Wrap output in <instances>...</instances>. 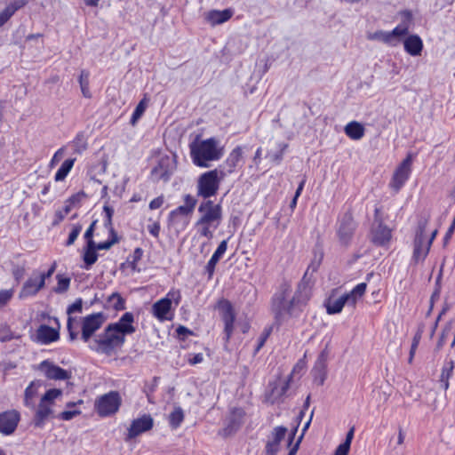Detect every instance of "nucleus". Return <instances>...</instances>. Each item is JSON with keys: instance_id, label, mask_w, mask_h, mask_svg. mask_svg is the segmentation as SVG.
I'll list each match as a JSON object with an SVG mask.
<instances>
[{"instance_id": "49", "label": "nucleus", "mask_w": 455, "mask_h": 455, "mask_svg": "<svg viewBox=\"0 0 455 455\" xmlns=\"http://www.w3.org/2000/svg\"><path fill=\"white\" fill-rule=\"evenodd\" d=\"M82 230V227L80 225L75 226L72 229V231L69 234L68 239L67 241V245L69 246L75 243L77 236L79 235L80 232Z\"/></svg>"}, {"instance_id": "8", "label": "nucleus", "mask_w": 455, "mask_h": 455, "mask_svg": "<svg viewBox=\"0 0 455 455\" xmlns=\"http://www.w3.org/2000/svg\"><path fill=\"white\" fill-rule=\"evenodd\" d=\"M181 299V294L179 290H171L165 298H163L152 306L153 315L161 322L172 320V303L178 306Z\"/></svg>"}, {"instance_id": "13", "label": "nucleus", "mask_w": 455, "mask_h": 455, "mask_svg": "<svg viewBox=\"0 0 455 455\" xmlns=\"http://www.w3.org/2000/svg\"><path fill=\"white\" fill-rule=\"evenodd\" d=\"M411 164L412 157L411 155H408L395 171L390 182V187L395 192H398L408 180L411 172Z\"/></svg>"}, {"instance_id": "59", "label": "nucleus", "mask_w": 455, "mask_h": 455, "mask_svg": "<svg viewBox=\"0 0 455 455\" xmlns=\"http://www.w3.org/2000/svg\"><path fill=\"white\" fill-rule=\"evenodd\" d=\"M95 224H96V221H93L91 224V226L88 228V229L85 231V234H84L85 239L92 238Z\"/></svg>"}, {"instance_id": "19", "label": "nucleus", "mask_w": 455, "mask_h": 455, "mask_svg": "<svg viewBox=\"0 0 455 455\" xmlns=\"http://www.w3.org/2000/svg\"><path fill=\"white\" fill-rule=\"evenodd\" d=\"M307 272L308 270L306 272L302 281L298 285L297 291L294 293L291 292V296L298 309H300L302 306L306 305L310 298V280L307 279Z\"/></svg>"}, {"instance_id": "60", "label": "nucleus", "mask_w": 455, "mask_h": 455, "mask_svg": "<svg viewBox=\"0 0 455 455\" xmlns=\"http://www.w3.org/2000/svg\"><path fill=\"white\" fill-rule=\"evenodd\" d=\"M203 361V355L202 354H196L192 358L188 360L190 364H196L200 363Z\"/></svg>"}, {"instance_id": "17", "label": "nucleus", "mask_w": 455, "mask_h": 455, "mask_svg": "<svg viewBox=\"0 0 455 455\" xmlns=\"http://www.w3.org/2000/svg\"><path fill=\"white\" fill-rule=\"evenodd\" d=\"M290 385V378H276L269 383L268 389L266 393V399L275 403L279 401L286 393Z\"/></svg>"}, {"instance_id": "46", "label": "nucleus", "mask_w": 455, "mask_h": 455, "mask_svg": "<svg viewBox=\"0 0 455 455\" xmlns=\"http://www.w3.org/2000/svg\"><path fill=\"white\" fill-rule=\"evenodd\" d=\"M442 272H443V269L441 268L440 269V273L437 276V279H436V287L431 296V299H430V310L433 309V307H434V302L435 299H438L439 297H440V285H439V282L441 280V277H442Z\"/></svg>"}, {"instance_id": "18", "label": "nucleus", "mask_w": 455, "mask_h": 455, "mask_svg": "<svg viewBox=\"0 0 455 455\" xmlns=\"http://www.w3.org/2000/svg\"><path fill=\"white\" fill-rule=\"evenodd\" d=\"M153 426V418L148 414H144L143 416L132 420L130 427L128 428L127 438L133 439L136 436L150 430Z\"/></svg>"}, {"instance_id": "54", "label": "nucleus", "mask_w": 455, "mask_h": 455, "mask_svg": "<svg viewBox=\"0 0 455 455\" xmlns=\"http://www.w3.org/2000/svg\"><path fill=\"white\" fill-rule=\"evenodd\" d=\"M148 232L155 237H158L160 232V225L158 222H153L148 226Z\"/></svg>"}, {"instance_id": "20", "label": "nucleus", "mask_w": 455, "mask_h": 455, "mask_svg": "<svg viewBox=\"0 0 455 455\" xmlns=\"http://www.w3.org/2000/svg\"><path fill=\"white\" fill-rule=\"evenodd\" d=\"M286 433V427H276L274 428L266 444V455H276L279 451V443L284 438Z\"/></svg>"}, {"instance_id": "9", "label": "nucleus", "mask_w": 455, "mask_h": 455, "mask_svg": "<svg viewBox=\"0 0 455 455\" xmlns=\"http://www.w3.org/2000/svg\"><path fill=\"white\" fill-rule=\"evenodd\" d=\"M392 238V230L382 220L380 209H375L374 223L371 227V243L377 246L387 247Z\"/></svg>"}, {"instance_id": "28", "label": "nucleus", "mask_w": 455, "mask_h": 455, "mask_svg": "<svg viewBox=\"0 0 455 455\" xmlns=\"http://www.w3.org/2000/svg\"><path fill=\"white\" fill-rule=\"evenodd\" d=\"M43 386V381L36 379L33 380L25 389L24 392V403L28 407H34V398L38 395L40 388Z\"/></svg>"}, {"instance_id": "33", "label": "nucleus", "mask_w": 455, "mask_h": 455, "mask_svg": "<svg viewBox=\"0 0 455 455\" xmlns=\"http://www.w3.org/2000/svg\"><path fill=\"white\" fill-rule=\"evenodd\" d=\"M453 369H454V363L451 360L449 362H446L442 368V372H441V375L439 378V383H440V387L443 390H447L449 388V379L452 375Z\"/></svg>"}, {"instance_id": "52", "label": "nucleus", "mask_w": 455, "mask_h": 455, "mask_svg": "<svg viewBox=\"0 0 455 455\" xmlns=\"http://www.w3.org/2000/svg\"><path fill=\"white\" fill-rule=\"evenodd\" d=\"M63 155H64L63 148L57 150L51 160V163H50L51 167H53L55 164H57L61 160Z\"/></svg>"}, {"instance_id": "14", "label": "nucleus", "mask_w": 455, "mask_h": 455, "mask_svg": "<svg viewBox=\"0 0 455 455\" xmlns=\"http://www.w3.org/2000/svg\"><path fill=\"white\" fill-rule=\"evenodd\" d=\"M216 308L219 310L220 317L224 322V331L228 340L234 331V322L235 314L231 303L227 299H221L218 302Z\"/></svg>"}, {"instance_id": "41", "label": "nucleus", "mask_w": 455, "mask_h": 455, "mask_svg": "<svg viewBox=\"0 0 455 455\" xmlns=\"http://www.w3.org/2000/svg\"><path fill=\"white\" fill-rule=\"evenodd\" d=\"M243 156V149L241 147L235 148L230 153L228 158V164L232 168L235 167L236 164L240 162Z\"/></svg>"}, {"instance_id": "7", "label": "nucleus", "mask_w": 455, "mask_h": 455, "mask_svg": "<svg viewBox=\"0 0 455 455\" xmlns=\"http://www.w3.org/2000/svg\"><path fill=\"white\" fill-rule=\"evenodd\" d=\"M225 176V172L218 169L203 173L197 180V195L204 198L215 196Z\"/></svg>"}, {"instance_id": "40", "label": "nucleus", "mask_w": 455, "mask_h": 455, "mask_svg": "<svg viewBox=\"0 0 455 455\" xmlns=\"http://www.w3.org/2000/svg\"><path fill=\"white\" fill-rule=\"evenodd\" d=\"M75 200V197H71L65 203L63 210L56 212L57 220L54 221V224H58L59 222H60L70 212Z\"/></svg>"}, {"instance_id": "32", "label": "nucleus", "mask_w": 455, "mask_h": 455, "mask_svg": "<svg viewBox=\"0 0 455 455\" xmlns=\"http://www.w3.org/2000/svg\"><path fill=\"white\" fill-rule=\"evenodd\" d=\"M196 199L190 196L187 195L184 197V204L179 206L176 210H174L172 214L177 215V214H182V215H188L193 212L196 205Z\"/></svg>"}, {"instance_id": "34", "label": "nucleus", "mask_w": 455, "mask_h": 455, "mask_svg": "<svg viewBox=\"0 0 455 455\" xmlns=\"http://www.w3.org/2000/svg\"><path fill=\"white\" fill-rule=\"evenodd\" d=\"M90 73L87 70H82L80 72L78 82L80 84L82 94L84 98H92V92L90 91Z\"/></svg>"}, {"instance_id": "57", "label": "nucleus", "mask_w": 455, "mask_h": 455, "mask_svg": "<svg viewBox=\"0 0 455 455\" xmlns=\"http://www.w3.org/2000/svg\"><path fill=\"white\" fill-rule=\"evenodd\" d=\"M349 448L347 447V445L339 444L335 452L334 455H348Z\"/></svg>"}, {"instance_id": "25", "label": "nucleus", "mask_w": 455, "mask_h": 455, "mask_svg": "<svg viewBox=\"0 0 455 455\" xmlns=\"http://www.w3.org/2000/svg\"><path fill=\"white\" fill-rule=\"evenodd\" d=\"M233 12L230 10H212L204 13L205 20L212 26H216L228 21L232 17Z\"/></svg>"}, {"instance_id": "37", "label": "nucleus", "mask_w": 455, "mask_h": 455, "mask_svg": "<svg viewBox=\"0 0 455 455\" xmlns=\"http://www.w3.org/2000/svg\"><path fill=\"white\" fill-rule=\"evenodd\" d=\"M244 416H245V412L243 409H241V408L233 409L231 411V415H230L231 427L233 428H237L243 423Z\"/></svg>"}, {"instance_id": "4", "label": "nucleus", "mask_w": 455, "mask_h": 455, "mask_svg": "<svg viewBox=\"0 0 455 455\" xmlns=\"http://www.w3.org/2000/svg\"><path fill=\"white\" fill-rule=\"evenodd\" d=\"M298 309L291 296V287L283 284L275 294L272 301V311L277 321L283 322L294 315Z\"/></svg>"}, {"instance_id": "11", "label": "nucleus", "mask_w": 455, "mask_h": 455, "mask_svg": "<svg viewBox=\"0 0 455 455\" xmlns=\"http://www.w3.org/2000/svg\"><path fill=\"white\" fill-rule=\"evenodd\" d=\"M427 221L420 220L418 224L414 239L413 259L416 262L423 261L429 252L430 247L426 244V228Z\"/></svg>"}, {"instance_id": "53", "label": "nucleus", "mask_w": 455, "mask_h": 455, "mask_svg": "<svg viewBox=\"0 0 455 455\" xmlns=\"http://www.w3.org/2000/svg\"><path fill=\"white\" fill-rule=\"evenodd\" d=\"M142 254H143V251L140 248L135 249V251L133 252V256H132L133 259L131 263L133 270L136 269L137 262L140 260Z\"/></svg>"}, {"instance_id": "27", "label": "nucleus", "mask_w": 455, "mask_h": 455, "mask_svg": "<svg viewBox=\"0 0 455 455\" xmlns=\"http://www.w3.org/2000/svg\"><path fill=\"white\" fill-rule=\"evenodd\" d=\"M166 418L170 427L172 430H175L178 427H180L182 422L184 421V410L177 403H174L172 411L167 414Z\"/></svg>"}, {"instance_id": "31", "label": "nucleus", "mask_w": 455, "mask_h": 455, "mask_svg": "<svg viewBox=\"0 0 455 455\" xmlns=\"http://www.w3.org/2000/svg\"><path fill=\"white\" fill-rule=\"evenodd\" d=\"M345 133L352 140H360L364 135V127L358 122L348 123L344 128Z\"/></svg>"}, {"instance_id": "44", "label": "nucleus", "mask_w": 455, "mask_h": 455, "mask_svg": "<svg viewBox=\"0 0 455 455\" xmlns=\"http://www.w3.org/2000/svg\"><path fill=\"white\" fill-rule=\"evenodd\" d=\"M13 290H1L0 291V308L4 307L12 298Z\"/></svg>"}, {"instance_id": "21", "label": "nucleus", "mask_w": 455, "mask_h": 455, "mask_svg": "<svg viewBox=\"0 0 455 455\" xmlns=\"http://www.w3.org/2000/svg\"><path fill=\"white\" fill-rule=\"evenodd\" d=\"M20 415L16 411H9L0 414V432L12 434L17 427Z\"/></svg>"}, {"instance_id": "61", "label": "nucleus", "mask_w": 455, "mask_h": 455, "mask_svg": "<svg viewBox=\"0 0 455 455\" xmlns=\"http://www.w3.org/2000/svg\"><path fill=\"white\" fill-rule=\"evenodd\" d=\"M87 248L88 251H96L98 250L97 243H94L92 238H87Z\"/></svg>"}, {"instance_id": "58", "label": "nucleus", "mask_w": 455, "mask_h": 455, "mask_svg": "<svg viewBox=\"0 0 455 455\" xmlns=\"http://www.w3.org/2000/svg\"><path fill=\"white\" fill-rule=\"evenodd\" d=\"M353 436H354V427L350 428V430L347 432L346 440L341 444L347 445V447L350 449V444H351Z\"/></svg>"}, {"instance_id": "63", "label": "nucleus", "mask_w": 455, "mask_h": 455, "mask_svg": "<svg viewBox=\"0 0 455 455\" xmlns=\"http://www.w3.org/2000/svg\"><path fill=\"white\" fill-rule=\"evenodd\" d=\"M56 269V263H53L52 266L50 267V269L47 271V273H41V275H44V280L46 278H49L50 276H52V275L54 273Z\"/></svg>"}, {"instance_id": "51", "label": "nucleus", "mask_w": 455, "mask_h": 455, "mask_svg": "<svg viewBox=\"0 0 455 455\" xmlns=\"http://www.w3.org/2000/svg\"><path fill=\"white\" fill-rule=\"evenodd\" d=\"M80 413H81V411H78V410H76V411H62L60 414L59 417H60V419H61L63 420H70L75 416L79 415Z\"/></svg>"}, {"instance_id": "10", "label": "nucleus", "mask_w": 455, "mask_h": 455, "mask_svg": "<svg viewBox=\"0 0 455 455\" xmlns=\"http://www.w3.org/2000/svg\"><path fill=\"white\" fill-rule=\"evenodd\" d=\"M121 402V396L117 392L105 394L95 403L97 413L101 417L113 415L119 410Z\"/></svg>"}, {"instance_id": "16", "label": "nucleus", "mask_w": 455, "mask_h": 455, "mask_svg": "<svg viewBox=\"0 0 455 455\" xmlns=\"http://www.w3.org/2000/svg\"><path fill=\"white\" fill-rule=\"evenodd\" d=\"M44 276L41 275V272L34 271L31 275L23 283L19 293L20 299H25L35 296L41 289L44 287Z\"/></svg>"}, {"instance_id": "1", "label": "nucleus", "mask_w": 455, "mask_h": 455, "mask_svg": "<svg viewBox=\"0 0 455 455\" xmlns=\"http://www.w3.org/2000/svg\"><path fill=\"white\" fill-rule=\"evenodd\" d=\"M132 323V314L125 313L117 323L110 324L105 330L104 334L97 340V349L109 353L113 348L120 347L124 342V336L134 332Z\"/></svg>"}, {"instance_id": "22", "label": "nucleus", "mask_w": 455, "mask_h": 455, "mask_svg": "<svg viewBox=\"0 0 455 455\" xmlns=\"http://www.w3.org/2000/svg\"><path fill=\"white\" fill-rule=\"evenodd\" d=\"M83 309V300L81 299H76L72 305H70L67 310V314L68 315V330L69 332V337L72 340H74L78 335V323L75 318L71 315L75 313H81Z\"/></svg>"}, {"instance_id": "29", "label": "nucleus", "mask_w": 455, "mask_h": 455, "mask_svg": "<svg viewBox=\"0 0 455 455\" xmlns=\"http://www.w3.org/2000/svg\"><path fill=\"white\" fill-rule=\"evenodd\" d=\"M37 339L42 343L47 344L59 339V332L47 325H41L36 332Z\"/></svg>"}, {"instance_id": "15", "label": "nucleus", "mask_w": 455, "mask_h": 455, "mask_svg": "<svg viewBox=\"0 0 455 455\" xmlns=\"http://www.w3.org/2000/svg\"><path fill=\"white\" fill-rule=\"evenodd\" d=\"M105 321L106 317L102 313H95L84 317L81 323L82 339L87 342Z\"/></svg>"}, {"instance_id": "36", "label": "nucleus", "mask_w": 455, "mask_h": 455, "mask_svg": "<svg viewBox=\"0 0 455 455\" xmlns=\"http://www.w3.org/2000/svg\"><path fill=\"white\" fill-rule=\"evenodd\" d=\"M75 159H67L63 162L60 168L55 174L56 181H62L65 180L68 172L71 171L74 165Z\"/></svg>"}, {"instance_id": "24", "label": "nucleus", "mask_w": 455, "mask_h": 455, "mask_svg": "<svg viewBox=\"0 0 455 455\" xmlns=\"http://www.w3.org/2000/svg\"><path fill=\"white\" fill-rule=\"evenodd\" d=\"M402 15L403 17V21L399 24L397 27H395L391 33H388L386 37V42H390V39L393 36H406L409 33V27L410 23L412 20V15L410 12H403Z\"/></svg>"}, {"instance_id": "2", "label": "nucleus", "mask_w": 455, "mask_h": 455, "mask_svg": "<svg viewBox=\"0 0 455 455\" xmlns=\"http://www.w3.org/2000/svg\"><path fill=\"white\" fill-rule=\"evenodd\" d=\"M198 219L195 224L196 233L201 237L212 239L222 221V207L212 200H206L198 207Z\"/></svg>"}, {"instance_id": "43", "label": "nucleus", "mask_w": 455, "mask_h": 455, "mask_svg": "<svg viewBox=\"0 0 455 455\" xmlns=\"http://www.w3.org/2000/svg\"><path fill=\"white\" fill-rule=\"evenodd\" d=\"M28 3V0H13L6 6V8L13 15L16 11L27 5Z\"/></svg>"}, {"instance_id": "3", "label": "nucleus", "mask_w": 455, "mask_h": 455, "mask_svg": "<svg viewBox=\"0 0 455 455\" xmlns=\"http://www.w3.org/2000/svg\"><path fill=\"white\" fill-rule=\"evenodd\" d=\"M193 162L200 167H208L209 162L219 160L223 155V148L214 138L195 141L190 145Z\"/></svg>"}, {"instance_id": "39", "label": "nucleus", "mask_w": 455, "mask_h": 455, "mask_svg": "<svg viewBox=\"0 0 455 455\" xmlns=\"http://www.w3.org/2000/svg\"><path fill=\"white\" fill-rule=\"evenodd\" d=\"M103 211L106 214L105 227L109 230L111 235H115V231L112 225V216L114 214V209L109 205L108 201L105 202Z\"/></svg>"}, {"instance_id": "23", "label": "nucleus", "mask_w": 455, "mask_h": 455, "mask_svg": "<svg viewBox=\"0 0 455 455\" xmlns=\"http://www.w3.org/2000/svg\"><path fill=\"white\" fill-rule=\"evenodd\" d=\"M403 47L411 56H419L423 50V42L418 35H410L404 39Z\"/></svg>"}, {"instance_id": "64", "label": "nucleus", "mask_w": 455, "mask_h": 455, "mask_svg": "<svg viewBox=\"0 0 455 455\" xmlns=\"http://www.w3.org/2000/svg\"><path fill=\"white\" fill-rule=\"evenodd\" d=\"M421 337L422 336L420 335V333H415L413 339H412L411 346H413L414 347H418L419 341L421 339Z\"/></svg>"}, {"instance_id": "48", "label": "nucleus", "mask_w": 455, "mask_h": 455, "mask_svg": "<svg viewBox=\"0 0 455 455\" xmlns=\"http://www.w3.org/2000/svg\"><path fill=\"white\" fill-rule=\"evenodd\" d=\"M97 253L94 251H88L85 250L84 255V260L86 263L87 266H91L94 264L97 260Z\"/></svg>"}, {"instance_id": "45", "label": "nucleus", "mask_w": 455, "mask_h": 455, "mask_svg": "<svg viewBox=\"0 0 455 455\" xmlns=\"http://www.w3.org/2000/svg\"><path fill=\"white\" fill-rule=\"evenodd\" d=\"M109 302L117 310L124 308V301L123 298L118 293H113L109 297Z\"/></svg>"}, {"instance_id": "12", "label": "nucleus", "mask_w": 455, "mask_h": 455, "mask_svg": "<svg viewBox=\"0 0 455 455\" xmlns=\"http://www.w3.org/2000/svg\"><path fill=\"white\" fill-rule=\"evenodd\" d=\"M35 369L52 380H66L72 376L70 371L64 370L48 360L41 362Z\"/></svg>"}, {"instance_id": "35", "label": "nucleus", "mask_w": 455, "mask_h": 455, "mask_svg": "<svg viewBox=\"0 0 455 455\" xmlns=\"http://www.w3.org/2000/svg\"><path fill=\"white\" fill-rule=\"evenodd\" d=\"M455 327V322L453 320L449 321L445 326L443 327L442 333L439 337V339L436 343L435 351H439L442 349L443 345L446 343L447 338L451 333L452 330Z\"/></svg>"}, {"instance_id": "6", "label": "nucleus", "mask_w": 455, "mask_h": 455, "mask_svg": "<svg viewBox=\"0 0 455 455\" xmlns=\"http://www.w3.org/2000/svg\"><path fill=\"white\" fill-rule=\"evenodd\" d=\"M62 393L60 388H50L42 395L34 418L36 427H42L46 420L53 417L56 401L62 396Z\"/></svg>"}, {"instance_id": "47", "label": "nucleus", "mask_w": 455, "mask_h": 455, "mask_svg": "<svg viewBox=\"0 0 455 455\" xmlns=\"http://www.w3.org/2000/svg\"><path fill=\"white\" fill-rule=\"evenodd\" d=\"M145 109H146V104L144 103L143 100H141L138 104V106L136 107V108H135V110L133 112L132 118V123L133 124L142 116V114L144 113Z\"/></svg>"}, {"instance_id": "50", "label": "nucleus", "mask_w": 455, "mask_h": 455, "mask_svg": "<svg viewBox=\"0 0 455 455\" xmlns=\"http://www.w3.org/2000/svg\"><path fill=\"white\" fill-rule=\"evenodd\" d=\"M111 235L112 239L110 241L97 243L98 250H108L112 247L113 244L118 242V238L116 233L115 235Z\"/></svg>"}, {"instance_id": "42", "label": "nucleus", "mask_w": 455, "mask_h": 455, "mask_svg": "<svg viewBox=\"0 0 455 455\" xmlns=\"http://www.w3.org/2000/svg\"><path fill=\"white\" fill-rule=\"evenodd\" d=\"M57 279L58 283L55 288V291L59 293L66 291L69 287L70 279L68 277H62L60 275H57Z\"/></svg>"}, {"instance_id": "62", "label": "nucleus", "mask_w": 455, "mask_h": 455, "mask_svg": "<svg viewBox=\"0 0 455 455\" xmlns=\"http://www.w3.org/2000/svg\"><path fill=\"white\" fill-rule=\"evenodd\" d=\"M176 331L179 336H185L186 334L191 333V331L184 326H179Z\"/></svg>"}, {"instance_id": "55", "label": "nucleus", "mask_w": 455, "mask_h": 455, "mask_svg": "<svg viewBox=\"0 0 455 455\" xmlns=\"http://www.w3.org/2000/svg\"><path fill=\"white\" fill-rule=\"evenodd\" d=\"M12 16L10 11L5 7L4 10L0 12V27H2L8 20Z\"/></svg>"}, {"instance_id": "26", "label": "nucleus", "mask_w": 455, "mask_h": 455, "mask_svg": "<svg viewBox=\"0 0 455 455\" xmlns=\"http://www.w3.org/2000/svg\"><path fill=\"white\" fill-rule=\"evenodd\" d=\"M327 364H326V356L323 353L320 355L318 357L315 365L312 370V373L314 375V380L317 383V385H323L327 374Z\"/></svg>"}, {"instance_id": "38", "label": "nucleus", "mask_w": 455, "mask_h": 455, "mask_svg": "<svg viewBox=\"0 0 455 455\" xmlns=\"http://www.w3.org/2000/svg\"><path fill=\"white\" fill-rule=\"evenodd\" d=\"M352 232L353 228L349 220H347V222L341 223L338 231L340 240L344 243H346L348 240V238L352 235Z\"/></svg>"}, {"instance_id": "56", "label": "nucleus", "mask_w": 455, "mask_h": 455, "mask_svg": "<svg viewBox=\"0 0 455 455\" xmlns=\"http://www.w3.org/2000/svg\"><path fill=\"white\" fill-rule=\"evenodd\" d=\"M163 204H164V198H163V196H159L150 202L149 208L151 210H156V209L160 208L163 205Z\"/></svg>"}, {"instance_id": "5", "label": "nucleus", "mask_w": 455, "mask_h": 455, "mask_svg": "<svg viewBox=\"0 0 455 455\" xmlns=\"http://www.w3.org/2000/svg\"><path fill=\"white\" fill-rule=\"evenodd\" d=\"M367 290V283H361L356 285L349 293L336 296L335 292L328 298L325 302L326 311L329 315L340 313L345 306L354 307L356 302L364 295Z\"/></svg>"}, {"instance_id": "30", "label": "nucleus", "mask_w": 455, "mask_h": 455, "mask_svg": "<svg viewBox=\"0 0 455 455\" xmlns=\"http://www.w3.org/2000/svg\"><path fill=\"white\" fill-rule=\"evenodd\" d=\"M228 248V243L226 240H223L218 246L217 250L210 259L206 269L210 275H212L214 272V268L220 259L222 257V255L226 252Z\"/></svg>"}]
</instances>
